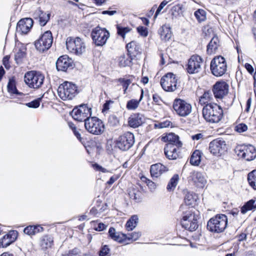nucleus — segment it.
I'll use <instances>...</instances> for the list:
<instances>
[{
    "mask_svg": "<svg viewBox=\"0 0 256 256\" xmlns=\"http://www.w3.org/2000/svg\"><path fill=\"white\" fill-rule=\"evenodd\" d=\"M162 140L164 142H168V144H173L178 148H181L182 146V142L180 140L178 136L173 132L167 134L163 136Z\"/></svg>",
    "mask_w": 256,
    "mask_h": 256,
    "instance_id": "obj_22",
    "label": "nucleus"
},
{
    "mask_svg": "<svg viewBox=\"0 0 256 256\" xmlns=\"http://www.w3.org/2000/svg\"><path fill=\"white\" fill-rule=\"evenodd\" d=\"M189 180L200 188H203L206 183V180L203 174L198 172H193L190 173Z\"/></svg>",
    "mask_w": 256,
    "mask_h": 256,
    "instance_id": "obj_20",
    "label": "nucleus"
},
{
    "mask_svg": "<svg viewBox=\"0 0 256 256\" xmlns=\"http://www.w3.org/2000/svg\"><path fill=\"white\" fill-rule=\"evenodd\" d=\"M53 238L50 236H44L40 241V246L43 249L50 248L53 244Z\"/></svg>",
    "mask_w": 256,
    "mask_h": 256,
    "instance_id": "obj_35",
    "label": "nucleus"
},
{
    "mask_svg": "<svg viewBox=\"0 0 256 256\" xmlns=\"http://www.w3.org/2000/svg\"><path fill=\"white\" fill-rule=\"evenodd\" d=\"M141 94L140 98L138 100L132 99L129 100V110H134L139 106L140 102L142 100L144 96V90L142 89L140 90Z\"/></svg>",
    "mask_w": 256,
    "mask_h": 256,
    "instance_id": "obj_39",
    "label": "nucleus"
},
{
    "mask_svg": "<svg viewBox=\"0 0 256 256\" xmlns=\"http://www.w3.org/2000/svg\"><path fill=\"white\" fill-rule=\"evenodd\" d=\"M42 10L40 8H37L34 13L33 16L35 19H39L42 14Z\"/></svg>",
    "mask_w": 256,
    "mask_h": 256,
    "instance_id": "obj_63",
    "label": "nucleus"
},
{
    "mask_svg": "<svg viewBox=\"0 0 256 256\" xmlns=\"http://www.w3.org/2000/svg\"><path fill=\"white\" fill-rule=\"evenodd\" d=\"M203 153L202 151L196 150H195L192 154L190 160H201Z\"/></svg>",
    "mask_w": 256,
    "mask_h": 256,
    "instance_id": "obj_50",
    "label": "nucleus"
},
{
    "mask_svg": "<svg viewBox=\"0 0 256 256\" xmlns=\"http://www.w3.org/2000/svg\"><path fill=\"white\" fill-rule=\"evenodd\" d=\"M179 180V176L178 174H174V176L170 179L169 182L166 186V189L168 191H173L178 184Z\"/></svg>",
    "mask_w": 256,
    "mask_h": 256,
    "instance_id": "obj_37",
    "label": "nucleus"
},
{
    "mask_svg": "<svg viewBox=\"0 0 256 256\" xmlns=\"http://www.w3.org/2000/svg\"><path fill=\"white\" fill-rule=\"evenodd\" d=\"M33 20L31 18L21 19L17 24L16 30L20 34H26L32 28Z\"/></svg>",
    "mask_w": 256,
    "mask_h": 256,
    "instance_id": "obj_18",
    "label": "nucleus"
},
{
    "mask_svg": "<svg viewBox=\"0 0 256 256\" xmlns=\"http://www.w3.org/2000/svg\"><path fill=\"white\" fill-rule=\"evenodd\" d=\"M58 93L64 100H72L78 93V88L71 82H64L58 86Z\"/></svg>",
    "mask_w": 256,
    "mask_h": 256,
    "instance_id": "obj_4",
    "label": "nucleus"
},
{
    "mask_svg": "<svg viewBox=\"0 0 256 256\" xmlns=\"http://www.w3.org/2000/svg\"><path fill=\"white\" fill-rule=\"evenodd\" d=\"M247 179L250 186L256 190V170L248 173Z\"/></svg>",
    "mask_w": 256,
    "mask_h": 256,
    "instance_id": "obj_38",
    "label": "nucleus"
},
{
    "mask_svg": "<svg viewBox=\"0 0 256 256\" xmlns=\"http://www.w3.org/2000/svg\"><path fill=\"white\" fill-rule=\"evenodd\" d=\"M140 52V46L135 42H129V58L132 59Z\"/></svg>",
    "mask_w": 256,
    "mask_h": 256,
    "instance_id": "obj_32",
    "label": "nucleus"
},
{
    "mask_svg": "<svg viewBox=\"0 0 256 256\" xmlns=\"http://www.w3.org/2000/svg\"><path fill=\"white\" fill-rule=\"evenodd\" d=\"M228 86L224 82H217L213 88V93L216 98H222L228 93Z\"/></svg>",
    "mask_w": 256,
    "mask_h": 256,
    "instance_id": "obj_19",
    "label": "nucleus"
},
{
    "mask_svg": "<svg viewBox=\"0 0 256 256\" xmlns=\"http://www.w3.org/2000/svg\"><path fill=\"white\" fill-rule=\"evenodd\" d=\"M129 148L134 143V135L130 132H129Z\"/></svg>",
    "mask_w": 256,
    "mask_h": 256,
    "instance_id": "obj_62",
    "label": "nucleus"
},
{
    "mask_svg": "<svg viewBox=\"0 0 256 256\" xmlns=\"http://www.w3.org/2000/svg\"><path fill=\"white\" fill-rule=\"evenodd\" d=\"M44 75L40 72L32 70L26 72L24 74L25 83L30 88H38L44 83Z\"/></svg>",
    "mask_w": 256,
    "mask_h": 256,
    "instance_id": "obj_5",
    "label": "nucleus"
},
{
    "mask_svg": "<svg viewBox=\"0 0 256 256\" xmlns=\"http://www.w3.org/2000/svg\"><path fill=\"white\" fill-rule=\"evenodd\" d=\"M180 211L182 212V218L181 224L183 228L190 231L195 230L198 227L197 220L198 215L195 213L192 207L182 206Z\"/></svg>",
    "mask_w": 256,
    "mask_h": 256,
    "instance_id": "obj_1",
    "label": "nucleus"
},
{
    "mask_svg": "<svg viewBox=\"0 0 256 256\" xmlns=\"http://www.w3.org/2000/svg\"><path fill=\"white\" fill-rule=\"evenodd\" d=\"M40 100L41 99L40 98L34 100L26 104V106L30 108H38L40 105Z\"/></svg>",
    "mask_w": 256,
    "mask_h": 256,
    "instance_id": "obj_51",
    "label": "nucleus"
},
{
    "mask_svg": "<svg viewBox=\"0 0 256 256\" xmlns=\"http://www.w3.org/2000/svg\"><path fill=\"white\" fill-rule=\"evenodd\" d=\"M172 108L175 113L181 117L187 116L192 111L191 104L181 98H176L174 100Z\"/></svg>",
    "mask_w": 256,
    "mask_h": 256,
    "instance_id": "obj_8",
    "label": "nucleus"
},
{
    "mask_svg": "<svg viewBox=\"0 0 256 256\" xmlns=\"http://www.w3.org/2000/svg\"><path fill=\"white\" fill-rule=\"evenodd\" d=\"M158 33L160 38L164 42L169 40L172 36L170 28L168 25L162 26L159 30Z\"/></svg>",
    "mask_w": 256,
    "mask_h": 256,
    "instance_id": "obj_29",
    "label": "nucleus"
},
{
    "mask_svg": "<svg viewBox=\"0 0 256 256\" xmlns=\"http://www.w3.org/2000/svg\"><path fill=\"white\" fill-rule=\"evenodd\" d=\"M18 232L10 230L0 240V248H6L14 242L16 239Z\"/></svg>",
    "mask_w": 256,
    "mask_h": 256,
    "instance_id": "obj_21",
    "label": "nucleus"
},
{
    "mask_svg": "<svg viewBox=\"0 0 256 256\" xmlns=\"http://www.w3.org/2000/svg\"><path fill=\"white\" fill-rule=\"evenodd\" d=\"M50 16V13H46L42 11V14L38 19L40 24L41 26H44L49 20Z\"/></svg>",
    "mask_w": 256,
    "mask_h": 256,
    "instance_id": "obj_41",
    "label": "nucleus"
},
{
    "mask_svg": "<svg viewBox=\"0 0 256 256\" xmlns=\"http://www.w3.org/2000/svg\"><path fill=\"white\" fill-rule=\"evenodd\" d=\"M7 90L8 93L11 96L16 94L18 96H24V94L22 92H19L16 88L15 80L14 78L9 79L7 85Z\"/></svg>",
    "mask_w": 256,
    "mask_h": 256,
    "instance_id": "obj_28",
    "label": "nucleus"
},
{
    "mask_svg": "<svg viewBox=\"0 0 256 256\" xmlns=\"http://www.w3.org/2000/svg\"><path fill=\"white\" fill-rule=\"evenodd\" d=\"M138 215H133L129 218V230H132L134 228L138 222Z\"/></svg>",
    "mask_w": 256,
    "mask_h": 256,
    "instance_id": "obj_43",
    "label": "nucleus"
},
{
    "mask_svg": "<svg viewBox=\"0 0 256 256\" xmlns=\"http://www.w3.org/2000/svg\"><path fill=\"white\" fill-rule=\"evenodd\" d=\"M106 228V226L103 223L100 222L94 226V229L98 232L102 231Z\"/></svg>",
    "mask_w": 256,
    "mask_h": 256,
    "instance_id": "obj_58",
    "label": "nucleus"
},
{
    "mask_svg": "<svg viewBox=\"0 0 256 256\" xmlns=\"http://www.w3.org/2000/svg\"><path fill=\"white\" fill-rule=\"evenodd\" d=\"M99 256H110V249L108 245L101 246L98 252Z\"/></svg>",
    "mask_w": 256,
    "mask_h": 256,
    "instance_id": "obj_44",
    "label": "nucleus"
},
{
    "mask_svg": "<svg viewBox=\"0 0 256 256\" xmlns=\"http://www.w3.org/2000/svg\"><path fill=\"white\" fill-rule=\"evenodd\" d=\"M128 138L126 136H121L114 144V148H118L122 150H128Z\"/></svg>",
    "mask_w": 256,
    "mask_h": 256,
    "instance_id": "obj_30",
    "label": "nucleus"
},
{
    "mask_svg": "<svg viewBox=\"0 0 256 256\" xmlns=\"http://www.w3.org/2000/svg\"><path fill=\"white\" fill-rule=\"evenodd\" d=\"M168 170V168L166 166L160 163H158L151 166L150 172L152 178H157Z\"/></svg>",
    "mask_w": 256,
    "mask_h": 256,
    "instance_id": "obj_23",
    "label": "nucleus"
},
{
    "mask_svg": "<svg viewBox=\"0 0 256 256\" xmlns=\"http://www.w3.org/2000/svg\"><path fill=\"white\" fill-rule=\"evenodd\" d=\"M26 48L22 44H18L15 48L14 60L17 64L22 62L23 59L26 56Z\"/></svg>",
    "mask_w": 256,
    "mask_h": 256,
    "instance_id": "obj_24",
    "label": "nucleus"
},
{
    "mask_svg": "<svg viewBox=\"0 0 256 256\" xmlns=\"http://www.w3.org/2000/svg\"><path fill=\"white\" fill-rule=\"evenodd\" d=\"M178 148L172 144H166L164 147V154L170 160H176L178 158Z\"/></svg>",
    "mask_w": 256,
    "mask_h": 256,
    "instance_id": "obj_25",
    "label": "nucleus"
},
{
    "mask_svg": "<svg viewBox=\"0 0 256 256\" xmlns=\"http://www.w3.org/2000/svg\"><path fill=\"white\" fill-rule=\"evenodd\" d=\"M235 152L238 158H243L245 160H254L256 158V149L252 145H249L242 150L240 148H236L235 150Z\"/></svg>",
    "mask_w": 256,
    "mask_h": 256,
    "instance_id": "obj_15",
    "label": "nucleus"
},
{
    "mask_svg": "<svg viewBox=\"0 0 256 256\" xmlns=\"http://www.w3.org/2000/svg\"><path fill=\"white\" fill-rule=\"evenodd\" d=\"M86 130L90 134L100 135L104 130V125L102 121L97 117L90 116L84 122Z\"/></svg>",
    "mask_w": 256,
    "mask_h": 256,
    "instance_id": "obj_6",
    "label": "nucleus"
},
{
    "mask_svg": "<svg viewBox=\"0 0 256 256\" xmlns=\"http://www.w3.org/2000/svg\"><path fill=\"white\" fill-rule=\"evenodd\" d=\"M244 67L250 74H252L254 72V68L250 64L246 63L244 64Z\"/></svg>",
    "mask_w": 256,
    "mask_h": 256,
    "instance_id": "obj_61",
    "label": "nucleus"
},
{
    "mask_svg": "<svg viewBox=\"0 0 256 256\" xmlns=\"http://www.w3.org/2000/svg\"><path fill=\"white\" fill-rule=\"evenodd\" d=\"M178 80L176 76L172 72H168L163 76L160 80V85L166 92H174L177 89Z\"/></svg>",
    "mask_w": 256,
    "mask_h": 256,
    "instance_id": "obj_13",
    "label": "nucleus"
},
{
    "mask_svg": "<svg viewBox=\"0 0 256 256\" xmlns=\"http://www.w3.org/2000/svg\"><path fill=\"white\" fill-rule=\"evenodd\" d=\"M73 66V60L67 55L60 56L56 62V68L58 71L66 72L68 68H72Z\"/></svg>",
    "mask_w": 256,
    "mask_h": 256,
    "instance_id": "obj_17",
    "label": "nucleus"
},
{
    "mask_svg": "<svg viewBox=\"0 0 256 256\" xmlns=\"http://www.w3.org/2000/svg\"><path fill=\"white\" fill-rule=\"evenodd\" d=\"M43 230L44 228L40 225L29 226L24 228V232L28 235L33 236Z\"/></svg>",
    "mask_w": 256,
    "mask_h": 256,
    "instance_id": "obj_31",
    "label": "nucleus"
},
{
    "mask_svg": "<svg viewBox=\"0 0 256 256\" xmlns=\"http://www.w3.org/2000/svg\"><path fill=\"white\" fill-rule=\"evenodd\" d=\"M66 46L70 52L77 55L82 54L86 49L84 43L79 37L68 38L66 41Z\"/></svg>",
    "mask_w": 256,
    "mask_h": 256,
    "instance_id": "obj_10",
    "label": "nucleus"
},
{
    "mask_svg": "<svg viewBox=\"0 0 256 256\" xmlns=\"http://www.w3.org/2000/svg\"><path fill=\"white\" fill-rule=\"evenodd\" d=\"M141 236V234L140 232H132L130 234L129 233V243L130 242H134L137 240Z\"/></svg>",
    "mask_w": 256,
    "mask_h": 256,
    "instance_id": "obj_53",
    "label": "nucleus"
},
{
    "mask_svg": "<svg viewBox=\"0 0 256 256\" xmlns=\"http://www.w3.org/2000/svg\"><path fill=\"white\" fill-rule=\"evenodd\" d=\"M256 208V200L252 199L247 202L242 208L241 212L245 214L248 211L252 210Z\"/></svg>",
    "mask_w": 256,
    "mask_h": 256,
    "instance_id": "obj_34",
    "label": "nucleus"
},
{
    "mask_svg": "<svg viewBox=\"0 0 256 256\" xmlns=\"http://www.w3.org/2000/svg\"><path fill=\"white\" fill-rule=\"evenodd\" d=\"M91 36L96 45L102 46L109 38L110 33L106 28L96 26L92 30Z\"/></svg>",
    "mask_w": 256,
    "mask_h": 256,
    "instance_id": "obj_11",
    "label": "nucleus"
},
{
    "mask_svg": "<svg viewBox=\"0 0 256 256\" xmlns=\"http://www.w3.org/2000/svg\"><path fill=\"white\" fill-rule=\"evenodd\" d=\"M184 10V5L182 4H178L172 7V10L173 14L176 12L177 14H182Z\"/></svg>",
    "mask_w": 256,
    "mask_h": 256,
    "instance_id": "obj_46",
    "label": "nucleus"
},
{
    "mask_svg": "<svg viewBox=\"0 0 256 256\" xmlns=\"http://www.w3.org/2000/svg\"><path fill=\"white\" fill-rule=\"evenodd\" d=\"M129 196L132 198L136 202H140L142 199V193L140 191L136 186L133 188L129 193Z\"/></svg>",
    "mask_w": 256,
    "mask_h": 256,
    "instance_id": "obj_36",
    "label": "nucleus"
},
{
    "mask_svg": "<svg viewBox=\"0 0 256 256\" xmlns=\"http://www.w3.org/2000/svg\"><path fill=\"white\" fill-rule=\"evenodd\" d=\"M115 142H113L112 140H109L107 141L106 144V149L108 154H114V152L116 151V148H114Z\"/></svg>",
    "mask_w": 256,
    "mask_h": 256,
    "instance_id": "obj_48",
    "label": "nucleus"
},
{
    "mask_svg": "<svg viewBox=\"0 0 256 256\" xmlns=\"http://www.w3.org/2000/svg\"><path fill=\"white\" fill-rule=\"evenodd\" d=\"M108 234L112 240L122 244L126 242L128 238L126 234L116 232L115 228L112 227L109 228Z\"/></svg>",
    "mask_w": 256,
    "mask_h": 256,
    "instance_id": "obj_26",
    "label": "nucleus"
},
{
    "mask_svg": "<svg viewBox=\"0 0 256 256\" xmlns=\"http://www.w3.org/2000/svg\"><path fill=\"white\" fill-rule=\"evenodd\" d=\"M136 30L140 36L145 38L148 36V32L146 28L143 26H139L137 28Z\"/></svg>",
    "mask_w": 256,
    "mask_h": 256,
    "instance_id": "obj_52",
    "label": "nucleus"
},
{
    "mask_svg": "<svg viewBox=\"0 0 256 256\" xmlns=\"http://www.w3.org/2000/svg\"><path fill=\"white\" fill-rule=\"evenodd\" d=\"M209 150L214 156H218L222 155L226 150L225 141L219 139L213 140L209 144Z\"/></svg>",
    "mask_w": 256,
    "mask_h": 256,
    "instance_id": "obj_16",
    "label": "nucleus"
},
{
    "mask_svg": "<svg viewBox=\"0 0 256 256\" xmlns=\"http://www.w3.org/2000/svg\"><path fill=\"white\" fill-rule=\"evenodd\" d=\"M202 58L199 56L193 55L188 61L186 70L190 74L198 73L202 70Z\"/></svg>",
    "mask_w": 256,
    "mask_h": 256,
    "instance_id": "obj_14",
    "label": "nucleus"
},
{
    "mask_svg": "<svg viewBox=\"0 0 256 256\" xmlns=\"http://www.w3.org/2000/svg\"><path fill=\"white\" fill-rule=\"evenodd\" d=\"M191 138L194 141L200 142L204 139V135L202 133H198L192 135Z\"/></svg>",
    "mask_w": 256,
    "mask_h": 256,
    "instance_id": "obj_57",
    "label": "nucleus"
},
{
    "mask_svg": "<svg viewBox=\"0 0 256 256\" xmlns=\"http://www.w3.org/2000/svg\"><path fill=\"white\" fill-rule=\"evenodd\" d=\"M195 199L194 198L192 194L188 192L186 194L184 197V202L186 205L184 206L188 207V206L192 205Z\"/></svg>",
    "mask_w": 256,
    "mask_h": 256,
    "instance_id": "obj_47",
    "label": "nucleus"
},
{
    "mask_svg": "<svg viewBox=\"0 0 256 256\" xmlns=\"http://www.w3.org/2000/svg\"><path fill=\"white\" fill-rule=\"evenodd\" d=\"M212 98V94L210 92H204L200 99V103L201 104L206 106V104H211L210 102L211 101Z\"/></svg>",
    "mask_w": 256,
    "mask_h": 256,
    "instance_id": "obj_40",
    "label": "nucleus"
},
{
    "mask_svg": "<svg viewBox=\"0 0 256 256\" xmlns=\"http://www.w3.org/2000/svg\"><path fill=\"white\" fill-rule=\"evenodd\" d=\"M9 56H5L2 60V63L6 68H8L9 66Z\"/></svg>",
    "mask_w": 256,
    "mask_h": 256,
    "instance_id": "obj_64",
    "label": "nucleus"
},
{
    "mask_svg": "<svg viewBox=\"0 0 256 256\" xmlns=\"http://www.w3.org/2000/svg\"><path fill=\"white\" fill-rule=\"evenodd\" d=\"M194 16L199 22H204L206 19V12L202 9H198L194 12Z\"/></svg>",
    "mask_w": 256,
    "mask_h": 256,
    "instance_id": "obj_42",
    "label": "nucleus"
},
{
    "mask_svg": "<svg viewBox=\"0 0 256 256\" xmlns=\"http://www.w3.org/2000/svg\"><path fill=\"white\" fill-rule=\"evenodd\" d=\"M52 34L50 30H47L34 42V46L36 49L40 52H44L52 46Z\"/></svg>",
    "mask_w": 256,
    "mask_h": 256,
    "instance_id": "obj_9",
    "label": "nucleus"
},
{
    "mask_svg": "<svg viewBox=\"0 0 256 256\" xmlns=\"http://www.w3.org/2000/svg\"><path fill=\"white\" fill-rule=\"evenodd\" d=\"M72 115L75 120L85 122L92 116V108L87 104H83L74 108L72 112Z\"/></svg>",
    "mask_w": 256,
    "mask_h": 256,
    "instance_id": "obj_12",
    "label": "nucleus"
},
{
    "mask_svg": "<svg viewBox=\"0 0 256 256\" xmlns=\"http://www.w3.org/2000/svg\"><path fill=\"white\" fill-rule=\"evenodd\" d=\"M108 123L110 126H115L118 124L119 120L116 116L112 114L110 115L108 118Z\"/></svg>",
    "mask_w": 256,
    "mask_h": 256,
    "instance_id": "obj_49",
    "label": "nucleus"
},
{
    "mask_svg": "<svg viewBox=\"0 0 256 256\" xmlns=\"http://www.w3.org/2000/svg\"><path fill=\"white\" fill-rule=\"evenodd\" d=\"M114 103V101L112 100H106L102 106V112H105L110 109V105Z\"/></svg>",
    "mask_w": 256,
    "mask_h": 256,
    "instance_id": "obj_60",
    "label": "nucleus"
},
{
    "mask_svg": "<svg viewBox=\"0 0 256 256\" xmlns=\"http://www.w3.org/2000/svg\"><path fill=\"white\" fill-rule=\"evenodd\" d=\"M118 82L124 88V93L126 92L127 89L128 88V79L125 78H120L118 79Z\"/></svg>",
    "mask_w": 256,
    "mask_h": 256,
    "instance_id": "obj_55",
    "label": "nucleus"
},
{
    "mask_svg": "<svg viewBox=\"0 0 256 256\" xmlns=\"http://www.w3.org/2000/svg\"><path fill=\"white\" fill-rule=\"evenodd\" d=\"M202 116L207 122L218 123L223 116V110L216 104H207L202 108Z\"/></svg>",
    "mask_w": 256,
    "mask_h": 256,
    "instance_id": "obj_2",
    "label": "nucleus"
},
{
    "mask_svg": "<svg viewBox=\"0 0 256 256\" xmlns=\"http://www.w3.org/2000/svg\"><path fill=\"white\" fill-rule=\"evenodd\" d=\"M143 122V116L139 113L134 114L129 118V126L134 128L140 126Z\"/></svg>",
    "mask_w": 256,
    "mask_h": 256,
    "instance_id": "obj_27",
    "label": "nucleus"
},
{
    "mask_svg": "<svg viewBox=\"0 0 256 256\" xmlns=\"http://www.w3.org/2000/svg\"><path fill=\"white\" fill-rule=\"evenodd\" d=\"M227 70V65L225 58L220 56L214 57L210 62V70L216 76L224 75Z\"/></svg>",
    "mask_w": 256,
    "mask_h": 256,
    "instance_id": "obj_7",
    "label": "nucleus"
},
{
    "mask_svg": "<svg viewBox=\"0 0 256 256\" xmlns=\"http://www.w3.org/2000/svg\"><path fill=\"white\" fill-rule=\"evenodd\" d=\"M117 34L121 36L123 40L125 38L126 34L128 32V27H122L118 24L116 26Z\"/></svg>",
    "mask_w": 256,
    "mask_h": 256,
    "instance_id": "obj_45",
    "label": "nucleus"
},
{
    "mask_svg": "<svg viewBox=\"0 0 256 256\" xmlns=\"http://www.w3.org/2000/svg\"><path fill=\"white\" fill-rule=\"evenodd\" d=\"M219 46V40L217 36H214L211 40L207 46L208 53L212 54L218 48Z\"/></svg>",
    "mask_w": 256,
    "mask_h": 256,
    "instance_id": "obj_33",
    "label": "nucleus"
},
{
    "mask_svg": "<svg viewBox=\"0 0 256 256\" xmlns=\"http://www.w3.org/2000/svg\"><path fill=\"white\" fill-rule=\"evenodd\" d=\"M228 224V218L224 214H216L209 220L207 228L210 232L216 233L223 232Z\"/></svg>",
    "mask_w": 256,
    "mask_h": 256,
    "instance_id": "obj_3",
    "label": "nucleus"
},
{
    "mask_svg": "<svg viewBox=\"0 0 256 256\" xmlns=\"http://www.w3.org/2000/svg\"><path fill=\"white\" fill-rule=\"evenodd\" d=\"M248 130L247 126L244 124H240L236 126V130L238 132H243Z\"/></svg>",
    "mask_w": 256,
    "mask_h": 256,
    "instance_id": "obj_56",
    "label": "nucleus"
},
{
    "mask_svg": "<svg viewBox=\"0 0 256 256\" xmlns=\"http://www.w3.org/2000/svg\"><path fill=\"white\" fill-rule=\"evenodd\" d=\"M128 58H126V56L124 54L118 58V64L120 67L126 66L128 64Z\"/></svg>",
    "mask_w": 256,
    "mask_h": 256,
    "instance_id": "obj_54",
    "label": "nucleus"
},
{
    "mask_svg": "<svg viewBox=\"0 0 256 256\" xmlns=\"http://www.w3.org/2000/svg\"><path fill=\"white\" fill-rule=\"evenodd\" d=\"M92 166L96 171H100L102 172H108V170L106 168H103L102 166H100L98 165L97 164H92Z\"/></svg>",
    "mask_w": 256,
    "mask_h": 256,
    "instance_id": "obj_59",
    "label": "nucleus"
}]
</instances>
